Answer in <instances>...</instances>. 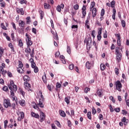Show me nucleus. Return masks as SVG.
Instances as JSON below:
<instances>
[{"instance_id": "nucleus-1", "label": "nucleus", "mask_w": 129, "mask_h": 129, "mask_svg": "<svg viewBox=\"0 0 129 129\" xmlns=\"http://www.w3.org/2000/svg\"><path fill=\"white\" fill-rule=\"evenodd\" d=\"M39 93L41 99H39L38 105H39L40 107H41V108H44V104H43V102L45 101V99L44 98V96H43L41 91H39Z\"/></svg>"}, {"instance_id": "nucleus-31", "label": "nucleus", "mask_w": 129, "mask_h": 129, "mask_svg": "<svg viewBox=\"0 0 129 129\" xmlns=\"http://www.w3.org/2000/svg\"><path fill=\"white\" fill-rule=\"evenodd\" d=\"M1 28L2 29H3V30H8V29L7 28V27H6V26H5V24L4 23H2L1 24Z\"/></svg>"}, {"instance_id": "nucleus-24", "label": "nucleus", "mask_w": 129, "mask_h": 129, "mask_svg": "<svg viewBox=\"0 0 129 129\" xmlns=\"http://www.w3.org/2000/svg\"><path fill=\"white\" fill-rule=\"evenodd\" d=\"M30 56L31 58H34V55L35 54V49L33 48L31 50V52H30Z\"/></svg>"}, {"instance_id": "nucleus-58", "label": "nucleus", "mask_w": 129, "mask_h": 129, "mask_svg": "<svg viewBox=\"0 0 129 129\" xmlns=\"http://www.w3.org/2000/svg\"><path fill=\"white\" fill-rule=\"evenodd\" d=\"M103 38H107V31H105V33L103 34Z\"/></svg>"}, {"instance_id": "nucleus-52", "label": "nucleus", "mask_w": 129, "mask_h": 129, "mask_svg": "<svg viewBox=\"0 0 129 129\" xmlns=\"http://www.w3.org/2000/svg\"><path fill=\"white\" fill-rule=\"evenodd\" d=\"M3 90H4V91H8L9 90V89L8 88V87L5 86L3 88Z\"/></svg>"}, {"instance_id": "nucleus-14", "label": "nucleus", "mask_w": 129, "mask_h": 129, "mask_svg": "<svg viewBox=\"0 0 129 129\" xmlns=\"http://www.w3.org/2000/svg\"><path fill=\"white\" fill-rule=\"evenodd\" d=\"M91 66H92V63H91L90 62L87 61L86 63V67L87 68V69H91Z\"/></svg>"}, {"instance_id": "nucleus-29", "label": "nucleus", "mask_w": 129, "mask_h": 129, "mask_svg": "<svg viewBox=\"0 0 129 129\" xmlns=\"http://www.w3.org/2000/svg\"><path fill=\"white\" fill-rule=\"evenodd\" d=\"M87 117L88 118H89V119L91 120V111H89L87 113Z\"/></svg>"}, {"instance_id": "nucleus-12", "label": "nucleus", "mask_w": 129, "mask_h": 129, "mask_svg": "<svg viewBox=\"0 0 129 129\" xmlns=\"http://www.w3.org/2000/svg\"><path fill=\"white\" fill-rule=\"evenodd\" d=\"M116 59L118 62L121 60V53H116Z\"/></svg>"}, {"instance_id": "nucleus-53", "label": "nucleus", "mask_w": 129, "mask_h": 129, "mask_svg": "<svg viewBox=\"0 0 129 129\" xmlns=\"http://www.w3.org/2000/svg\"><path fill=\"white\" fill-rule=\"evenodd\" d=\"M104 9H102L101 12V17H103L104 16Z\"/></svg>"}, {"instance_id": "nucleus-57", "label": "nucleus", "mask_w": 129, "mask_h": 129, "mask_svg": "<svg viewBox=\"0 0 129 129\" xmlns=\"http://www.w3.org/2000/svg\"><path fill=\"white\" fill-rule=\"evenodd\" d=\"M42 80H43V81L44 83H46V75H45V76L42 77Z\"/></svg>"}, {"instance_id": "nucleus-4", "label": "nucleus", "mask_w": 129, "mask_h": 129, "mask_svg": "<svg viewBox=\"0 0 129 129\" xmlns=\"http://www.w3.org/2000/svg\"><path fill=\"white\" fill-rule=\"evenodd\" d=\"M4 105L6 108H8V107H11V102H10V100L4 99Z\"/></svg>"}, {"instance_id": "nucleus-63", "label": "nucleus", "mask_w": 129, "mask_h": 129, "mask_svg": "<svg viewBox=\"0 0 129 129\" xmlns=\"http://www.w3.org/2000/svg\"><path fill=\"white\" fill-rule=\"evenodd\" d=\"M20 92H21V93L22 95H23V96H25V92L23 91L22 89H20Z\"/></svg>"}, {"instance_id": "nucleus-19", "label": "nucleus", "mask_w": 129, "mask_h": 129, "mask_svg": "<svg viewBox=\"0 0 129 129\" xmlns=\"http://www.w3.org/2000/svg\"><path fill=\"white\" fill-rule=\"evenodd\" d=\"M59 114L61 116H62V117H65V116H66V113H65V112L61 110H59Z\"/></svg>"}, {"instance_id": "nucleus-16", "label": "nucleus", "mask_w": 129, "mask_h": 129, "mask_svg": "<svg viewBox=\"0 0 129 129\" xmlns=\"http://www.w3.org/2000/svg\"><path fill=\"white\" fill-rule=\"evenodd\" d=\"M90 16H91V13H89L88 14V16L87 18V20L86 21L85 25H88L89 24V21H90Z\"/></svg>"}, {"instance_id": "nucleus-41", "label": "nucleus", "mask_w": 129, "mask_h": 129, "mask_svg": "<svg viewBox=\"0 0 129 129\" xmlns=\"http://www.w3.org/2000/svg\"><path fill=\"white\" fill-rule=\"evenodd\" d=\"M118 71H119V70L118 68H115L114 70V72L115 74H116L117 75L119 74V72Z\"/></svg>"}, {"instance_id": "nucleus-59", "label": "nucleus", "mask_w": 129, "mask_h": 129, "mask_svg": "<svg viewBox=\"0 0 129 129\" xmlns=\"http://www.w3.org/2000/svg\"><path fill=\"white\" fill-rule=\"evenodd\" d=\"M20 4L21 5H23L24 4H27V1H25V0H21L20 1Z\"/></svg>"}, {"instance_id": "nucleus-38", "label": "nucleus", "mask_w": 129, "mask_h": 129, "mask_svg": "<svg viewBox=\"0 0 129 129\" xmlns=\"http://www.w3.org/2000/svg\"><path fill=\"white\" fill-rule=\"evenodd\" d=\"M8 122H9V121H8V120H6L4 121V127H5V128H6L7 127Z\"/></svg>"}, {"instance_id": "nucleus-15", "label": "nucleus", "mask_w": 129, "mask_h": 129, "mask_svg": "<svg viewBox=\"0 0 129 129\" xmlns=\"http://www.w3.org/2000/svg\"><path fill=\"white\" fill-rule=\"evenodd\" d=\"M92 17L93 18H95L96 17V13H97V10L96 8H93L92 10Z\"/></svg>"}, {"instance_id": "nucleus-33", "label": "nucleus", "mask_w": 129, "mask_h": 129, "mask_svg": "<svg viewBox=\"0 0 129 129\" xmlns=\"http://www.w3.org/2000/svg\"><path fill=\"white\" fill-rule=\"evenodd\" d=\"M19 103H20V105L24 106V105H25V100H20Z\"/></svg>"}, {"instance_id": "nucleus-49", "label": "nucleus", "mask_w": 129, "mask_h": 129, "mask_svg": "<svg viewBox=\"0 0 129 129\" xmlns=\"http://www.w3.org/2000/svg\"><path fill=\"white\" fill-rule=\"evenodd\" d=\"M93 45L95 46L96 51H97V46H96V42L95 41H93Z\"/></svg>"}, {"instance_id": "nucleus-62", "label": "nucleus", "mask_w": 129, "mask_h": 129, "mask_svg": "<svg viewBox=\"0 0 129 129\" xmlns=\"http://www.w3.org/2000/svg\"><path fill=\"white\" fill-rule=\"evenodd\" d=\"M115 111H116V112H119V111H120V108H116L114 109Z\"/></svg>"}, {"instance_id": "nucleus-44", "label": "nucleus", "mask_w": 129, "mask_h": 129, "mask_svg": "<svg viewBox=\"0 0 129 129\" xmlns=\"http://www.w3.org/2000/svg\"><path fill=\"white\" fill-rule=\"evenodd\" d=\"M74 69V64H72L69 66V70H73Z\"/></svg>"}, {"instance_id": "nucleus-13", "label": "nucleus", "mask_w": 129, "mask_h": 129, "mask_svg": "<svg viewBox=\"0 0 129 129\" xmlns=\"http://www.w3.org/2000/svg\"><path fill=\"white\" fill-rule=\"evenodd\" d=\"M23 80L24 81H25V82H29V81H30V80H31V78H30V77L25 75L23 77Z\"/></svg>"}, {"instance_id": "nucleus-21", "label": "nucleus", "mask_w": 129, "mask_h": 129, "mask_svg": "<svg viewBox=\"0 0 129 129\" xmlns=\"http://www.w3.org/2000/svg\"><path fill=\"white\" fill-rule=\"evenodd\" d=\"M70 97H67L64 98V101L67 103V104L70 103Z\"/></svg>"}, {"instance_id": "nucleus-64", "label": "nucleus", "mask_w": 129, "mask_h": 129, "mask_svg": "<svg viewBox=\"0 0 129 129\" xmlns=\"http://www.w3.org/2000/svg\"><path fill=\"white\" fill-rule=\"evenodd\" d=\"M51 127L52 129H57V127L55 126V124H51Z\"/></svg>"}, {"instance_id": "nucleus-25", "label": "nucleus", "mask_w": 129, "mask_h": 129, "mask_svg": "<svg viewBox=\"0 0 129 129\" xmlns=\"http://www.w3.org/2000/svg\"><path fill=\"white\" fill-rule=\"evenodd\" d=\"M39 12L40 15V19L41 20H43V18H44V12L42 11H39Z\"/></svg>"}, {"instance_id": "nucleus-37", "label": "nucleus", "mask_w": 129, "mask_h": 129, "mask_svg": "<svg viewBox=\"0 0 129 129\" xmlns=\"http://www.w3.org/2000/svg\"><path fill=\"white\" fill-rule=\"evenodd\" d=\"M23 66H24L23 64V62H22L21 61V60H19V68H23Z\"/></svg>"}, {"instance_id": "nucleus-48", "label": "nucleus", "mask_w": 129, "mask_h": 129, "mask_svg": "<svg viewBox=\"0 0 129 129\" xmlns=\"http://www.w3.org/2000/svg\"><path fill=\"white\" fill-rule=\"evenodd\" d=\"M115 52H116V54H118V53H120V52H119V47H116L115 48Z\"/></svg>"}, {"instance_id": "nucleus-46", "label": "nucleus", "mask_w": 129, "mask_h": 129, "mask_svg": "<svg viewBox=\"0 0 129 129\" xmlns=\"http://www.w3.org/2000/svg\"><path fill=\"white\" fill-rule=\"evenodd\" d=\"M3 54H4V49L0 48V58L3 56Z\"/></svg>"}, {"instance_id": "nucleus-23", "label": "nucleus", "mask_w": 129, "mask_h": 129, "mask_svg": "<svg viewBox=\"0 0 129 129\" xmlns=\"http://www.w3.org/2000/svg\"><path fill=\"white\" fill-rule=\"evenodd\" d=\"M94 7H95V2H92L91 3V6H90V11H91V10H92V9H93V8H94Z\"/></svg>"}, {"instance_id": "nucleus-17", "label": "nucleus", "mask_w": 129, "mask_h": 129, "mask_svg": "<svg viewBox=\"0 0 129 129\" xmlns=\"http://www.w3.org/2000/svg\"><path fill=\"white\" fill-rule=\"evenodd\" d=\"M25 52L27 54H30L31 52H32V50L30 48V46H27V47L25 49Z\"/></svg>"}, {"instance_id": "nucleus-27", "label": "nucleus", "mask_w": 129, "mask_h": 129, "mask_svg": "<svg viewBox=\"0 0 129 129\" xmlns=\"http://www.w3.org/2000/svg\"><path fill=\"white\" fill-rule=\"evenodd\" d=\"M17 71L18 73H21V74L24 73V70H23L22 68H18Z\"/></svg>"}, {"instance_id": "nucleus-30", "label": "nucleus", "mask_w": 129, "mask_h": 129, "mask_svg": "<svg viewBox=\"0 0 129 129\" xmlns=\"http://www.w3.org/2000/svg\"><path fill=\"white\" fill-rule=\"evenodd\" d=\"M105 65L103 64H101L100 65V68H101V71H104V69H105Z\"/></svg>"}, {"instance_id": "nucleus-45", "label": "nucleus", "mask_w": 129, "mask_h": 129, "mask_svg": "<svg viewBox=\"0 0 129 129\" xmlns=\"http://www.w3.org/2000/svg\"><path fill=\"white\" fill-rule=\"evenodd\" d=\"M74 9L75 10H79V5L76 4V5L74 6Z\"/></svg>"}, {"instance_id": "nucleus-28", "label": "nucleus", "mask_w": 129, "mask_h": 129, "mask_svg": "<svg viewBox=\"0 0 129 129\" xmlns=\"http://www.w3.org/2000/svg\"><path fill=\"white\" fill-rule=\"evenodd\" d=\"M19 46L20 47H23L24 46V43H23V41H22V39H20L19 40Z\"/></svg>"}, {"instance_id": "nucleus-43", "label": "nucleus", "mask_w": 129, "mask_h": 129, "mask_svg": "<svg viewBox=\"0 0 129 129\" xmlns=\"http://www.w3.org/2000/svg\"><path fill=\"white\" fill-rule=\"evenodd\" d=\"M111 8H114V6L115 5V1H113L111 2Z\"/></svg>"}, {"instance_id": "nucleus-56", "label": "nucleus", "mask_w": 129, "mask_h": 129, "mask_svg": "<svg viewBox=\"0 0 129 129\" xmlns=\"http://www.w3.org/2000/svg\"><path fill=\"white\" fill-rule=\"evenodd\" d=\"M53 38L55 40H59V37H58V35L57 34V33H56L55 35H54V36H53Z\"/></svg>"}, {"instance_id": "nucleus-51", "label": "nucleus", "mask_w": 129, "mask_h": 129, "mask_svg": "<svg viewBox=\"0 0 129 129\" xmlns=\"http://www.w3.org/2000/svg\"><path fill=\"white\" fill-rule=\"evenodd\" d=\"M59 55H60V52L59 51L56 52L55 54V58H57V57H59Z\"/></svg>"}, {"instance_id": "nucleus-11", "label": "nucleus", "mask_w": 129, "mask_h": 129, "mask_svg": "<svg viewBox=\"0 0 129 129\" xmlns=\"http://www.w3.org/2000/svg\"><path fill=\"white\" fill-rule=\"evenodd\" d=\"M29 61H30V63H31L32 68H35L36 67V63L34 61V59H33V58H31L29 59Z\"/></svg>"}, {"instance_id": "nucleus-7", "label": "nucleus", "mask_w": 129, "mask_h": 129, "mask_svg": "<svg viewBox=\"0 0 129 129\" xmlns=\"http://www.w3.org/2000/svg\"><path fill=\"white\" fill-rule=\"evenodd\" d=\"M40 121L41 122H43L45 120V114L43 112H40Z\"/></svg>"}, {"instance_id": "nucleus-34", "label": "nucleus", "mask_w": 129, "mask_h": 129, "mask_svg": "<svg viewBox=\"0 0 129 129\" xmlns=\"http://www.w3.org/2000/svg\"><path fill=\"white\" fill-rule=\"evenodd\" d=\"M24 85L26 86V88L28 87H31V84L28 83V82H24Z\"/></svg>"}, {"instance_id": "nucleus-54", "label": "nucleus", "mask_w": 129, "mask_h": 129, "mask_svg": "<svg viewBox=\"0 0 129 129\" xmlns=\"http://www.w3.org/2000/svg\"><path fill=\"white\" fill-rule=\"evenodd\" d=\"M20 114H21V118L23 119V118L25 117V114L24 113V112H21L20 113Z\"/></svg>"}, {"instance_id": "nucleus-6", "label": "nucleus", "mask_w": 129, "mask_h": 129, "mask_svg": "<svg viewBox=\"0 0 129 129\" xmlns=\"http://www.w3.org/2000/svg\"><path fill=\"white\" fill-rule=\"evenodd\" d=\"M26 44L27 46L30 47V46H32L33 45V41L31 40V38H28L26 39Z\"/></svg>"}, {"instance_id": "nucleus-18", "label": "nucleus", "mask_w": 129, "mask_h": 129, "mask_svg": "<svg viewBox=\"0 0 129 129\" xmlns=\"http://www.w3.org/2000/svg\"><path fill=\"white\" fill-rule=\"evenodd\" d=\"M43 6H44V9H46L47 10H49V9L51 8V6H50V5H49L47 3H44L43 4Z\"/></svg>"}, {"instance_id": "nucleus-61", "label": "nucleus", "mask_w": 129, "mask_h": 129, "mask_svg": "<svg viewBox=\"0 0 129 129\" xmlns=\"http://www.w3.org/2000/svg\"><path fill=\"white\" fill-rule=\"evenodd\" d=\"M90 91V88H86L85 89V93H88V91Z\"/></svg>"}, {"instance_id": "nucleus-50", "label": "nucleus", "mask_w": 129, "mask_h": 129, "mask_svg": "<svg viewBox=\"0 0 129 129\" xmlns=\"http://www.w3.org/2000/svg\"><path fill=\"white\" fill-rule=\"evenodd\" d=\"M120 37H119V39H117V44L118 46H120L121 43H120Z\"/></svg>"}, {"instance_id": "nucleus-55", "label": "nucleus", "mask_w": 129, "mask_h": 129, "mask_svg": "<svg viewBox=\"0 0 129 129\" xmlns=\"http://www.w3.org/2000/svg\"><path fill=\"white\" fill-rule=\"evenodd\" d=\"M99 118L100 120H102L103 119V115H102V114H99Z\"/></svg>"}, {"instance_id": "nucleus-9", "label": "nucleus", "mask_w": 129, "mask_h": 129, "mask_svg": "<svg viewBox=\"0 0 129 129\" xmlns=\"http://www.w3.org/2000/svg\"><path fill=\"white\" fill-rule=\"evenodd\" d=\"M19 26L21 27V30L22 32H24V28L25 27V22L23 21H21L19 23Z\"/></svg>"}, {"instance_id": "nucleus-20", "label": "nucleus", "mask_w": 129, "mask_h": 129, "mask_svg": "<svg viewBox=\"0 0 129 129\" xmlns=\"http://www.w3.org/2000/svg\"><path fill=\"white\" fill-rule=\"evenodd\" d=\"M97 92L98 96L99 97H101V95H102V91H101V90L98 89Z\"/></svg>"}, {"instance_id": "nucleus-26", "label": "nucleus", "mask_w": 129, "mask_h": 129, "mask_svg": "<svg viewBox=\"0 0 129 129\" xmlns=\"http://www.w3.org/2000/svg\"><path fill=\"white\" fill-rule=\"evenodd\" d=\"M9 47H10V48H11L12 51H13V52H15V49L14 48V45L12 44V43H9Z\"/></svg>"}, {"instance_id": "nucleus-35", "label": "nucleus", "mask_w": 129, "mask_h": 129, "mask_svg": "<svg viewBox=\"0 0 129 129\" xmlns=\"http://www.w3.org/2000/svg\"><path fill=\"white\" fill-rule=\"evenodd\" d=\"M92 114H95L96 113V110L94 108V107H93L92 108Z\"/></svg>"}, {"instance_id": "nucleus-2", "label": "nucleus", "mask_w": 129, "mask_h": 129, "mask_svg": "<svg viewBox=\"0 0 129 129\" xmlns=\"http://www.w3.org/2000/svg\"><path fill=\"white\" fill-rule=\"evenodd\" d=\"M84 42L86 43L87 48V49H90V45H91L92 43V39H91V37H88L87 39H85Z\"/></svg>"}, {"instance_id": "nucleus-36", "label": "nucleus", "mask_w": 129, "mask_h": 129, "mask_svg": "<svg viewBox=\"0 0 129 129\" xmlns=\"http://www.w3.org/2000/svg\"><path fill=\"white\" fill-rule=\"evenodd\" d=\"M55 123L57 125V126H58V127H61V124H60V122H59V121L56 120L55 121Z\"/></svg>"}, {"instance_id": "nucleus-60", "label": "nucleus", "mask_w": 129, "mask_h": 129, "mask_svg": "<svg viewBox=\"0 0 129 129\" xmlns=\"http://www.w3.org/2000/svg\"><path fill=\"white\" fill-rule=\"evenodd\" d=\"M11 106H12L13 109H15L16 108V104L15 103H13L12 104V105H11Z\"/></svg>"}, {"instance_id": "nucleus-39", "label": "nucleus", "mask_w": 129, "mask_h": 129, "mask_svg": "<svg viewBox=\"0 0 129 129\" xmlns=\"http://www.w3.org/2000/svg\"><path fill=\"white\" fill-rule=\"evenodd\" d=\"M67 51L68 54H71V49L70 48V46H67Z\"/></svg>"}, {"instance_id": "nucleus-8", "label": "nucleus", "mask_w": 129, "mask_h": 129, "mask_svg": "<svg viewBox=\"0 0 129 129\" xmlns=\"http://www.w3.org/2000/svg\"><path fill=\"white\" fill-rule=\"evenodd\" d=\"M16 12L18 14H21V15H23L25 14L24 10L22 8L19 9V8H16Z\"/></svg>"}, {"instance_id": "nucleus-3", "label": "nucleus", "mask_w": 129, "mask_h": 129, "mask_svg": "<svg viewBox=\"0 0 129 129\" xmlns=\"http://www.w3.org/2000/svg\"><path fill=\"white\" fill-rule=\"evenodd\" d=\"M115 86L117 90H118V91H121V87H122V85L121 83H120V81H117L115 83Z\"/></svg>"}, {"instance_id": "nucleus-5", "label": "nucleus", "mask_w": 129, "mask_h": 129, "mask_svg": "<svg viewBox=\"0 0 129 129\" xmlns=\"http://www.w3.org/2000/svg\"><path fill=\"white\" fill-rule=\"evenodd\" d=\"M82 11L83 15V17L82 18V19H84V18H85V16H86V7L85 5H83Z\"/></svg>"}, {"instance_id": "nucleus-10", "label": "nucleus", "mask_w": 129, "mask_h": 129, "mask_svg": "<svg viewBox=\"0 0 129 129\" xmlns=\"http://www.w3.org/2000/svg\"><path fill=\"white\" fill-rule=\"evenodd\" d=\"M13 86L11 85H8V87L9 88V89L11 90V95L12 96V97H14V96H15V93L14 92V91H13Z\"/></svg>"}, {"instance_id": "nucleus-42", "label": "nucleus", "mask_w": 129, "mask_h": 129, "mask_svg": "<svg viewBox=\"0 0 129 129\" xmlns=\"http://www.w3.org/2000/svg\"><path fill=\"white\" fill-rule=\"evenodd\" d=\"M33 69H34V72H35V73H38V72H39V69L38 68V67H36Z\"/></svg>"}, {"instance_id": "nucleus-22", "label": "nucleus", "mask_w": 129, "mask_h": 129, "mask_svg": "<svg viewBox=\"0 0 129 129\" xmlns=\"http://www.w3.org/2000/svg\"><path fill=\"white\" fill-rule=\"evenodd\" d=\"M115 14H116V10L115 9H113V15H112V19L113 20H115Z\"/></svg>"}, {"instance_id": "nucleus-47", "label": "nucleus", "mask_w": 129, "mask_h": 129, "mask_svg": "<svg viewBox=\"0 0 129 129\" xmlns=\"http://www.w3.org/2000/svg\"><path fill=\"white\" fill-rule=\"evenodd\" d=\"M56 10L57 11V12H61V7L60 6V5L57 6Z\"/></svg>"}, {"instance_id": "nucleus-40", "label": "nucleus", "mask_w": 129, "mask_h": 129, "mask_svg": "<svg viewBox=\"0 0 129 129\" xmlns=\"http://www.w3.org/2000/svg\"><path fill=\"white\" fill-rule=\"evenodd\" d=\"M121 24L123 28H125V21H124V20H122Z\"/></svg>"}, {"instance_id": "nucleus-32", "label": "nucleus", "mask_w": 129, "mask_h": 129, "mask_svg": "<svg viewBox=\"0 0 129 129\" xmlns=\"http://www.w3.org/2000/svg\"><path fill=\"white\" fill-rule=\"evenodd\" d=\"M13 87V92L14 91H15L16 92V91H17V90H18V87H17V85H14V86H12Z\"/></svg>"}]
</instances>
